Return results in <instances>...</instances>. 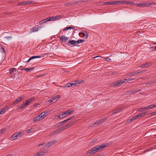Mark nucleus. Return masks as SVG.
I'll use <instances>...</instances> for the list:
<instances>
[{
	"label": "nucleus",
	"instance_id": "nucleus-1",
	"mask_svg": "<svg viewBox=\"0 0 156 156\" xmlns=\"http://www.w3.org/2000/svg\"><path fill=\"white\" fill-rule=\"evenodd\" d=\"M128 82L126 79H123L121 80L114 82L112 83L111 84L110 86H121L123 83H126Z\"/></svg>",
	"mask_w": 156,
	"mask_h": 156
},
{
	"label": "nucleus",
	"instance_id": "nucleus-2",
	"mask_svg": "<svg viewBox=\"0 0 156 156\" xmlns=\"http://www.w3.org/2000/svg\"><path fill=\"white\" fill-rule=\"evenodd\" d=\"M98 149L97 147L96 146L93 148L89 150L85 154L86 156H89L96 152Z\"/></svg>",
	"mask_w": 156,
	"mask_h": 156
},
{
	"label": "nucleus",
	"instance_id": "nucleus-3",
	"mask_svg": "<svg viewBox=\"0 0 156 156\" xmlns=\"http://www.w3.org/2000/svg\"><path fill=\"white\" fill-rule=\"evenodd\" d=\"M42 28V27L41 26H39L38 25L37 26H35L32 29L30 30V33H31L33 32H35L38 31L39 29Z\"/></svg>",
	"mask_w": 156,
	"mask_h": 156
},
{
	"label": "nucleus",
	"instance_id": "nucleus-4",
	"mask_svg": "<svg viewBox=\"0 0 156 156\" xmlns=\"http://www.w3.org/2000/svg\"><path fill=\"white\" fill-rule=\"evenodd\" d=\"M57 140H53L52 141L46 143L45 145V147L48 148L52 145H53L56 142Z\"/></svg>",
	"mask_w": 156,
	"mask_h": 156
},
{
	"label": "nucleus",
	"instance_id": "nucleus-5",
	"mask_svg": "<svg viewBox=\"0 0 156 156\" xmlns=\"http://www.w3.org/2000/svg\"><path fill=\"white\" fill-rule=\"evenodd\" d=\"M122 108H119L117 109L114 110L113 111L111 112V115H113L114 114L117 113L121 112L122 110Z\"/></svg>",
	"mask_w": 156,
	"mask_h": 156
},
{
	"label": "nucleus",
	"instance_id": "nucleus-6",
	"mask_svg": "<svg viewBox=\"0 0 156 156\" xmlns=\"http://www.w3.org/2000/svg\"><path fill=\"white\" fill-rule=\"evenodd\" d=\"M84 80H82L81 81H80L79 80H77L75 81H74L73 82V83H71L72 85V86L73 85L75 86H77V84H80L81 83L84 82Z\"/></svg>",
	"mask_w": 156,
	"mask_h": 156
},
{
	"label": "nucleus",
	"instance_id": "nucleus-7",
	"mask_svg": "<svg viewBox=\"0 0 156 156\" xmlns=\"http://www.w3.org/2000/svg\"><path fill=\"white\" fill-rule=\"evenodd\" d=\"M151 64V63L149 62H147L146 63L143 64L141 65L139 67L140 68H147L149 67L150 66Z\"/></svg>",
	"mask_w": 156,
	"mask_h": 156
},
{
	"label": "nucleus",
	"instance_id": "nucleus-8",
	"mask_svg": "<svg viewBox=\"0 0 156 156\" xmlns=\"http://www.w3.org/2000/svg\"><path fill=\"white\" fill-rule=\"evenodd\" d=\"M68 45L72 46L73 45H76V41L73 40H69L68 41Z\"/></svg>",
	"mask_w": 156,
	"mask_h": 156
},
{
	"label": "nucleus",
	"instance_id": "nucleus-9",
	"mask_svg": "<svg viewBox=\"0 0 156 156\" xmlns=\"http://www.w3.org/2000/svg\"><path fill=\"white\" fill-rule=\"evenodd\" d=\"M42 57V56H41L40 55H39V56H32L31 57H30L27 61H26V62L27 63H28L29 62H30V60H31L32 59H34V58H40Z\"/></svg>",
	"mask_w": 156,
	"mask_h": 156
},
{
	"label": "nucleus",
	"instance_id": "nucleus-10",
	"mask_svg": "<svg viewBox=\"0 0 156 156\" xmlns=\"http://www.w3.org/2000/svg\"><path fill=\"white\" fill-rule=\"evenodd\" d=\"M59 38L62 41L64 42H65L66 41L68 40L69 39V37H66L65 36H60Z\"/></svg>",
	"mask_w": 156,
	"mask_h": 156
},
{
	"label": "nucleus",
	"instance_id": "nucleus-11",
	"mask_svg": "<svg viewBox=\"0 0 156 156\" xmlns=\"http://www.w3.org/2000/svg\"><path fill=\"white\" fill-rule=\"evenodd\" d=\"M79 34L80 36L81 35H82V37H84L85 38H87L88 37V34H87V32L85 31H84L82 33H80Z\"/></svg>",
	"mask_w": 156,
	"mask_h": 156
},
{
	"label": "nucleus",
	"instance_id": "nucleus-12",
	"mask_svg": "<svg viewBox=\"0 0 156 156\" xmlns=\"http://www.w3.org/2000/svg\"><path fill=\"white\" fill-rule=\"evenodd\" d=\"M78 2V1H76L74 2H68L67 3H66L65 4V6H68L69 5H72L74 4H76Z\"/></svg>",
	"mask_w": 156,
	"mask_h": 156
},
{
	"label": "nucleus",
	"instance_id": "nucleus-13",
	"mask_svg": "<svg viewBox=\"0 0 156 156\" xmlns=\"http://www.w3.org/2000/svg\"><path fill=\"white\" fill-rule=\"evenodd\" d=\"M68 125H65L64 126H62L60 127L59 128V129L58 130L59 131H63L65 130V129H66L68 128H69V127H68Z\"/></svg>",
	"mask_w": 156,
	"mask_h": 156
},
{
	"label": "nucleus",
	"instance_id": "nucleus-14",
	"mask_svg": "<svg viewBox=\"0 0 156 156\" xmlns=\"http://www.w3.org/2000/svg\"><path fill=\"white\" fill-rule=\"evenodd\" d=\"M22 100V97H20L16 99L15 101L13 102V104L14 105H16L17 104L18 102H20Z\"/></svg>",
	"mask_w": 156,
	"mask_h": 156
},
{
	"label": "nucleus",
	"instance_id": "nucleus-15",
	"mask_svg": "<svg viewBox=\"0 0 156 156\" xmlns=\"http://www.w3.org/2000/svg\"><path fill=\"white\" fill-rule=\"evenodd\" d=\"M141 90L140 89H139V90H133L131 91H129L128 92V94H133L136 93L137 92H138L141 91Z\"/></svg>",
	"mask_w": 156,
	"mask_h": 156
},
{
	"label": "nucleus",
	"instance_id": "nucleus-16",
	"mask_svg": "<svg viewBox=\"0 0 156 156\" xmlns=\"http://www.w3.org/2000/svg\"><path fill=\"white\" fill-rule=\"evenodd\" d=\"M137 5L140 7H147L148 5L146 2H142L137 4Z\"/></svg>",
	"mask_w": 156,
	"mask_h": 156
},
{
	"label": "nucleus",
	"instance_id": "nucleus-17",
	"mask_svg": "<svg viewBox=\"0 0 156 156\" xmlns=\"http://www.w3.org/2000/svg\"><path fill=\"white\" fill-rule=\"evenodd\" d=\"M60 98V96L59 95H57L56 96L53 97L52 98V99H53L54 101V103H55Z\"/></svg>",
	"mask_w": 156,
	"mask_h": 156
},
{
	"label": "nucleus",
	"instance_id": "nucleus-18",
	"mask_svg": "<svg viewBox=\"0 0 156 156\" xmlns=\"http://www.w3.org/2000/svg\"><path fill=\"white\" fill-rule=\"evenodd\" d=\"M35 67H34L27 68H26L23 69L22 70H25L27 72H30V71L33 70Z\"/></svg>",
	"mask_w": 156,
	"mask_h": 156
},
{
	"label": "nucleus",
	"instance_id": "nucleus-19",
	"mask_svg": "<svg viewBox=\"0 0 156 156\" xmlns=\"http://www.w3.org/2000/svg\"><path fill=\"white\" fill-rule=\"evenodd\" d=\"M139 73V72L138 71H136L135 72L131 73H130L129 74V75H130L131 76H136L138 75V74Z\"/></svg>",
	"mask_w": 156,
	"mask_h": 156
},
{
	"label": "nucleus",
	"instance_id": "nucleus-20",
	"mask_svg": "<svg viewBox=\"0 0 156 156\" xmlns=\"http://www.w3.org/2000/svg\"><path fill=\"white\" fill-rule=\"evenodd\" d=\"M46 152L44 151H40L37 153L38 156H42L44 155L45 153H46Z\"/></svg>",
	"mask_w": 156,
	"mask_h": 156
},
{
	"label": "nucleus",
	"instance_id": "nucleus-21",
	"mask_svg": "<svg viewBox=\"0 0 156 156\" xmlns=\"http://www.w3.org/2000/svg\"><path fill=\"white\" fill-rule=\"evenodd\" d=\"M73 112V110H71L70 109L68 110L67 111L64 112V114H65L66 115H70Z\"/></svg>",
	"mask_w": 156,
	"mask_h": 156
},
{
	"label": "nucleus",
	"instance_id": "nucleus-22",
	"mask_svg": "<svg viewBox=\"0 0 156 156\" xmlns=\"http://www.w3.org/2000/svg\"><path fill=\"white\" fill-rule=\"evenodd\" d=\"M107 146V145H105V144H103L101 145L100 146H97V148L98 149V150L100 149H102Z\"/></svg>",
	"mask_w": 156,
	"mask_h": 156
},
{
	"label": "nucleus",
	"instance_id": "nucleus-23",
	"mask_svg": "<svg viewBox=\"0 0 156 156\" xmlns=\"http://www.w3.org/2000/svg\"><path fill=\"white\" fill-rule=\"evenodd\" d=\"M67 122L68 121L66 119L63 121H61L59 123H58V126H60L62 125Z\"/></svg>",
	"mask_w": 156,
	"mask_h": 156
},
{
	"label": "nucleus",
	"instance_id": "nucleus-24",
	"mask_svg": "<svg viewBox=\"0 0 156 156\" xmlns=\"http://www.w3.org/2000/svg\"><path fill=\"white\" fill-rule=\"evenodd\" d=\"M147 113V112L141 113L137 115L136 117H137V118L140 117L142 116H144L145 114Z\"/></svg>",
	"mask_w": 156,
	"mask_h": 156
},
{
	"label": "nucleus",
	"instance_id": "nucleus-25",
	"mask_svg": "<svg viewBox=\"0 0 156 156\" xmlns=\"http://www.w3.org/2000/svg\"><path fill=\"white\" fill-rule=\"evenodd\" d=\"M72 86V85L71 83H66L65 85L62 86V87L63 88L65 87H69Z\"/></svg>",
	"mask_w": 156,
	"mask_h": 156
},
{
	"label": "nucleus",
	"instance_id": "nucleus-26",
	"mask_svg": "<svg viewBox=\"0 0 156 156\" xmlns=\"http://www.w3.org/2000/svg\"><path fill=\"white\" fill-rule=\"evenodd\" d=\"M71 29H75V28L72 27H66L63 30V31H67L69 30H71Z\"/></svg>",
	"mask_w": 156,
	"mask_h": 156
},
{
	"label": "nucleus",
	"instance_id": "nucleus-27",
	"mask_svg": "<svg viewBox=\"0 0 156 156\" xmlns=\"http://www.w3.org/2000/svg\"><path fill=\"white\" fill-rule=\"evenodd\" d=\"M26 105H25L24 103H23L22 105L20 107H19L18 108V110H20V109H22L24 108L25 107H26Z\"/></svg>",
	"mask_w": 156,
	"mask_h": 156
},
{
	"label": "nucleus",
	"instance_id": "nucleus-28",
	"mask_svg": "<svg viewBox=\"0 0 156 156\" xmlns=\"http://www.w3.org/2000/svg\"><path fill=\"white\" fill-rule=\"evenodd\" d=\"M22 134V133L20 132H17L16 133H15V134H14L12 136H19L20 134Z\"/></svg>",
	"mask_w": 156,
	"mask_h": 156
},
{
	"label": "nucleus",
	"instance_id": "nucleus-29",
	"mask_svg": "<svg viewBox=\"0 0 156 156\" xmlns=\"http://www.w3.org/2000/svg\"><path fill=\"white\" fill-rule=\"evenodd\" d=\"M84 41V40H81V39L79 40H77V41H76V45L77 44H78L82 43Z\"/></svg>",
	"mask_w": 156,
	"mask_h": 156
},
{
	"label": "nucleus",
	"instance_id": "nucleus-30",
	"mask_svg": "<svg viewBox=\"0 0 156 156\" xmlns=\"http://www.w3.org/2000/svg\"><path fill=\"white\" fill-rule=\"evenodd\" d=\"M43 20L44 22V23H46L48 21H51V17H50L47 18Z\"/></svg>",
	"mask_w": 156,
	"mask_h": 156
},
{
	"label": "nucleus",
	"instance_id": "nucleus-31",
	"mask_svg": "<svg viewBox=\"0 0 156 156\" xmlns=\"http://www.w3.org/2000/svg\"><path fill=\"white\" fill-rule=\"evenodd\" d=\"M42 115V116L43 118L46 116L48 114V112H42V113H41Z\"/></svg>",
	"mask_w": 156,
	"mask_h": 156
},
{
	"label": "nucleus",
	"instance_id": "nucleus-32",
	"mask_svg": "<svg viewBox=\"0 0 156 156\" xmlns=\"http://www.w3.org/2000/svg\"><path fill=\"white\" fill-rule=\"evenodd\" d=\"M34 131V128H31L27 130V133H32Z\"/></svg>",
	"mask_w": 156,
	"mask_h": 156
},
{
	"label": "nucleus",
	"instance_id": "nucleus-33",
	"mask_svg": "<svg viewBox=\"0 0 156 156\" xmlns=\"http://www.w3.org/2000/svg\"><path fill=\"white\" fill-rule=\"evenodd\" d=\"M74 123V122L73 121H71L69 122L68 124H67V125H68V127L69 128L71 126H72L73 125V124Z\"/></svg>",
	"mask_w": 156,
	"mask_h": 156
},
{
	"label": "nucleus",
	"instance_id": "nucleus-34",
	"mask_svg": "<svg viewBox=\"0 0 156 156\" xmlns=\"http://www.w3.org/2000/svg\"><path fill=\"white\" fill-rule=\"evenodd\" d=\"M41 120L37 116H36L34 117V119L33 121L34 122H36L37 121H38L40 120Z\"/></svg>",
	"mask_w": 156,
	"mask_h": 156
},
{
	"label": "nucleus",
	"instance_id": "nucleus-35",
	"mask_svg": "<svg viewBox=\"0 0 156 156\" xmlns=\"http://www.w3.org/2000/svg\"><path fill=\"white\" fill-rule=\"evenodd\" d=\"M59 133V130H56L55 131L53 132L51 134V136H53L55 135V134L57 133Z\"/></svg>",
	"mask_w": 156,
	"mask_h": 156
},
{
	"label": "nucleus",
	"instance_id": "nucleus-36",
	"mask_svg": "<svg viewBox=\"0 0 156 156\" xmlns=\"http://www.w3.org/2000/svg\"><path fill=\"white\" fill-rule=\"evenodd\" d=\"M16 70L15 71H16V69L15 68H12L11 69H10L9 70V73H10V74L11 75V73L14 72V70Z\"/></svg>",
	"mask_w": 156,
	"mask_h": 156
},
{
	"label": "nucleus",
	"instance_id": "nucleus-37",
	"mask_svg": "<svg viewBox=\"0 0 156 156\" xmlns=\"http://www.w3.org/2000/svg\"><path fill=\"white\" fill-rule=\"evenodd\" d=\"M103 59L105 61H106L107 62H111V59L108 57L104 58Z\"/></svg>",
	"mask_w": 156,
	"mask_h": 156
},
{
	"label": "nucleus",
	"instance_id": "nucleus-38",
	"mask_svg": "<svg viewBox=\"0 0 156 156\" xmlns=\"http://www.w3.org/2000/svg\"><path fill=\"white\" fill-rule=\"evenodd\" d=\"M104 4L106 5H113L112 2H106L104 3Z\"/></svg>",
	"mask_w": 156,
	"mask_h": 156
},
{
	"label": "nucleus",
	"instance_id": "nucleus-39",
	"mask_svg": "<svg viewBox=\"0 0 156 156\" xmlns=\"http://www.w3.org/2000/svg\"><path fill=\"white\" fill-rule=\"evenodd\" d=\"M66 115L64 114V112L62 114L60 115V116L61 118H62L65 117Z\"/></svg>",
	"mask_w": 156,
	"mask_h": 156
},
{
	"label": "nucleus",
	"instance_id": "nucleus-40",
	"mask_svg": "<svg viewBox=\"0 0 156 156\" xmlns=\"http://www.w3.org/2000/svg\"><path fill=\"white\" fill-rule=\"evenodd\" d=\"M145 110L152 109L151 105L145 107Z\"/></svg>",
	"mask_w": 156,
	"mask_h": 156
},
{
	"label": "nucleus",
	"instance_id": "nucleus-41",
	"mask_svg": "<svg viewBox=\"0 0 156 156\" xmlns=\"http://www.w3.org/2000/svg\"><path fill=\"white\" fill-rule=\"evenodd\" d=\"M145 110V107H144L143 108H140L138 109L137 110V112H140L142 111Z\"/></svg>",
	"mask_w": 156,
	"mask_h": 156
},
{
	"label": "nucleus",
	"instance_id": "nucleus-42",
	"mask_svg": "<svg viewBox=\"0 0 156 156\" xmlns=\"http://www.w3.org/2000/svg\"><path fill=\"white\" fill-rule=\"evenodd\" d=\"M59 118H61L60 115H56L55 116V117L53 118V119L54 120H55L56 119H58Z\"/></svg>",
	"mask_w": 156,
	"mask_h": 156
},
{
	"label": "nucleus",
	"instance_id": "nucleus-43",
	"mask_svg": "<svg viewBox=\"0 0 156 156\" xmlns=\"http://www.w3.org/2000/svg\"><path fill=\"white\" fill-rule=\"evenodd\" d=\"M37 116L41 120H42L43 119L42 115L41 113H40L39 115H37Z\"/></svg>",
	"mask_w": 156,
	"mask_h": 156
},
{
	"label": "nucleus",
	"instance_id": "nucleus-44",
	"mask_svg": "<svg viewBox=\"0 0 156 156\" xmlns=\"http://www.w3.org/2000/svg\"><path fill=\"white\" fill-rule=\"evenodd\" d=\"M119 1H112L113 5H117L119 3Z\"/></svg>",
	"mask_w": 156,
	"mask_h": 156
},
{
	"label": "nucleus",
	"instance_id": "nucleus-45",
	"mask_svg": "<svg viewBox=\"0 0 156 156\" xmlns=\"http://www.w3.org/2000/svg\"><path fill=\"white\" fill-rule=\"evenodd\" d=\"M0 49H1V51L4 54H5V51L4 48L1 47L0 48Z\"/></svg>",
	"mask_w": 156,
	"mask_h": 156
},
{
	"label": "nucleus",
	"instance_id": "nucleus-46",
	"mask_svg": "<svg viewBox=\"0 0 156 156\" xmlns=\"http://www.w3.org/2000/svg\"><path fill=\"white\" fill-rule=\"evenodd\" d=\"M0 110L2 113H4L6 111V109L4 108H2V109Z\"/></svg>",
	"mask_w": 156,
	"mask_h": 156
},
{
	"label": "nucleus",
	"instance_id": "nucleus-47",
	"mask_svg": "<svg viewBox=\"0 0 156 156\" xmlns=\"http://www.w3.org/2000/svg\"><path fill=\"white\" fill-rule=\"evenodd\" d=\"M30 103V101H29L27 99L26 101V102L24 104L26 105V106H27Z\"/></svg>",
	"mask_w": 156,
	"mask_h": 156
},
{
	"label": "nucleus",
	"instance_id": "nucleus-48",
	"mask_svg": "<svg viewBox=\"0 0 156 156\" xmlns=\"http://www.w3.org/2000/svg\"><path fill=\"white\" fill-rule=\"evenodd\" d=\"M5 130L6 129L5 128L2 129L1 130H0V134L2 133L3 132L5 131Z\"/></svg>",
	"mask_w": 156,
	"mask_h": 156
},
{
	"label": "nucleus",
	"instance_id": "nucleus-49",
	"mask_svg": "<svg viewBox=\"0 0 156 156\" xmlns=\"http://www.w3.org/2000/svg\"><path fill=\"white\" fill-rule=\"evenodd\" d=\"M146 3L148 5L147 6V7L152 6V5L153 4V3L152 2H150L149 3H148V2H146Z\"/></svg>",
	"mask_w": 156,
	"mask_h": 156
},
{
	"label": "nucleus",
	"instance_id": "nucleus-50",
	"mask_svg": "<svg viewBox=\"0 0 156 156\" xmlns=\"http://www.w3.org/2000/svg\"><path fill=\"white\" fill-rule=\"evenodd\" d=\"M74 117V116H71L70 117H69V118H68V119H66L67 120L68 122L70 120L73 119V118Z\"/></svg>",
	"mask_w": 156,
	"mask_h": 156
},
{
	"label": "nucleus",
	"instance_id": "nucleus-51",
	"mask_svg": "<svg viewBox=\"0 0 156 156\" xmlns=\"http://www.w3.org/2000/svg\"><path fill=\"white\" fill-rule=\"evenodd\" d=\"M45 144V142H44L42 143H41L38 145L37 146L38 147H40L41 146H42L43 145H44Z\"/></svg>",
	"mask_w": 156,
	"mask_h": 156
},
{
	"label": "nucleus",
	"instance_id": "nucleus-52",
	"mask_svg": "<svg viewBox=\"0 0 156 156\" xmlns=\"http://www.w3.org/2000/svg\"><path fill=\"white\" fill-rule=\"evenodd\" d=\"M119 4H125V1H119Z\"/></svg>",
	"mask_w": 156,
	"mask_h": 156
},
{
	"label": "nucleus",
	"instance_id": "nucleus-53",
	"mask_svg": "<svg viewBox=\"0 0 156 156\" xmlns=\"http://www.w3.org/2000/svg\"><path fill=\"white\" fill-rule=\"evenodd\" d=\"M5 38L7 40H11L12 39V37L11 36L6 37Z\"/></svg>",
	"mask_w": 156,
	"mask_h": 156
},
{
	"label": "nucleus",
	"instance_id": "nucleus-54",
	"mask_svg": "<svg viewBox=\"0 0 156 156\" xmlns=\"http://www.w3.org/2000/svg\"><path fill=\"white\" fill-rule=\"evenodd\" d=\"M56 20V17L53 16L51 17V21H54Z\"/></svg>",
	"mask_w": 156,
	"mask_h": 156
},
{
	"label": "nucleus",
	"instance_id": "nucleus-55",
	"mask_svg": "<svg viewBox=\"0 0 156 156\" xmlns=\"http://www.w3.org/2000/svg\"><path fill=\"white\" fill-rule=\"evenodd\" d=\"M34 97H32V98H30L28 99V100L30 102V101H31L32 100H34Z\"/></svg>",
	"mask_w": 156,
	"mask_h": 156
},
{
	"label": "nucleus",
	"instance_id": "nucleus-56",
	"mask_svg": "<svg viewBox=\"0 0 156 156\" xmlns=\"http://www.w3.org/2000/svg\"><path fill=\"white\" fill-rule=\"evenodd\" d=\"M48 102H50L51 103H54V101L52 99V98L49 100Z\"/></svg>",
	"mask_w": 156,
	"mask_h": 156
},
{
	"label": "nucleus",
	"instance_id": "nucleus-57",
	"mask_svg": "<svg viewBox=\"0 0 156 156\" xmlns=\"http://www.w3.org/2000/svg\"><path fill=\"white\" fill-rule=\"evenodd\" d=\"M55 17H56V20H58L60 19V18L61 17V16L58 15Z\"/></svg>",
	"mask_w": 156,
	"mask_h": 156
},
{
	"label": "nucleus",
	"instance_id": "nucleus-58",
	"mask_svg": "<svg viewBox=\"0 0 156 156\" xmlns=\"http://www.w3.org/2000/svg\"><path fill=\"white\" fill-rule=\"evenodd\" d=\"M151 115H156V111L151 113Z\"/></svg>",
	"mask_w": 156,
	"mask_h": 156
},
{
	"label": "nucleus",
	"instance_id": "nucleus-59",
	"mask_svg": "<svg viewBox=\"0 0 156 156\" xmlns=\"http://www.w3.org/2000/svg\"><path fill=\"white\" fill-rule=\"evenodd\" d=\"M132 119H133V120H134L135 119H136V118H137V117H136V115H135L134 116H133V117H132Z\"/></svg>",
	"mask_w": 156,
	"mask_h": 156
},
{
	"label": "nucleus",
	"instance_id": "nucleus-60",
	"mask_svg": "<svg viewBox=\"0 0 156 156\" xmlns=\"http://www.w3.org/2000/svg\"><path fill=\"white\" fill-rule=\"evenodd\" d=\"M23 2V5H28V2L27 1V2Z\"/></svg>",
	"mask_w": 156,
	"mask_h": 156
},
{
	"label": "nucleus",
	"instance_id": "nucleus-61",
	"mask_svg": "<svg viewBox=\"0 0 156 156\" xmlns=\"http://www.w3.org/2000/svg\"><path fill=\"white\" fill-rule=\"evenodd\" d=\"M44 23V22L43 21V20H42L41 21H40L39 23L40 24H41L43 23Z\"/></svg>",
	"mask_w": 156,
	"mask_h": 156
},
{
	"label": "nucleus",
	"instance_id": "nucleus-62",
	"mask_svg": "<svg viewBox=\"0 0 156 156\" xmlns=\"http://www.w3.org/2000/svg\"><path fill=\"white\" fill-rule=\"evenodd\" d=\"M98 122L99 123H101L103 122V120L102 119H100L98 121Z\"/></svg>",
	"mask_w": 156,
	"mask_h": 156
},
{
	"label": "nucleus",
	"instance_id": "nucleus-63",
	"mask_svg": "<svg viewBox=\"0 0 156 156\" xmlns=\"http://www.w3.org/2000/svg\"><path fill=\"white\" fill-rule=\"evenodd\" d=\"M117 72H113L111 73V74L112 75L115 74Z\"/></svg>",
	"mask_w": 156,
	"mask_h": 156
},
{
	"label": "nucleus",
	"instance_id": "nucleus-64",
	"mask_svg": "<svg viewBox=\"0 0 156 156\" xmlns=\"http://www.w3.org/2000/svg\"><path fill=\"white\" fill-rule=\"evenodd\" d=\"M129 4L131 5H134V2H129Z\"/></svg>",
	"mask_w": 156,
	"mask_h": 156
}]
</instances>
